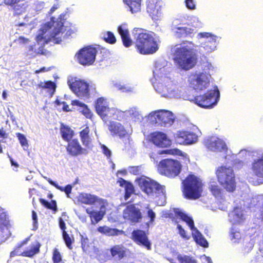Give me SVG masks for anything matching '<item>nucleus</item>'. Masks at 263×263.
Segmentation results:
<instances>
[{"label":"nucleus","instance_id":"f257e3e1","mask_svg":"<svg viewBox=\"0 0 263 263\" xmlns=\"http://www.w3.org/2000/svg\"><path fill=\"white\" fill-rule=\"evenodd\" d=\"M167 65L166 61L164 59L156 61L153 70L154 78L151 80L155 91L161 97L170 99L182 98L193 101L198 106L204 108H212L217 105L220 98V91L217 86L202 95L185 98L183 95L182 87L166 76L170 72V67Z\"/></svg>","mask_w":263,"mask_h":263},{"label":"nucleus","instance_id":"f03ea898","mask_svg":"<svg viewBox=\"0 0 263 263\" xmlns=\"http://www.w3.org/2000/svg\"><path fill=\"white\" fill-rule=\"evenodd\" d=\"M133 34L135 40L136 47L140 53L153 54L158 50V39L154 32L140 28H135Z\"/></svg>","mask_w":263,"mask_h":263},{"label":"nucleus","instance_id":"7ed1b4c3","mask_svg":"<svg viewBox=\"0 0 263 263\" xmlns=\"http://www.w3.org/2000/svg\"><path fill=\"white\" fill-rule=\"evenodd\" d=\"M171 51L177 68L188 70L196 65V54L193 49L187 46L176 45L172 48Z\"/></svg>","mask_w":263,"mask_h":263},{"label":"nucleus","instance_id":"20e7f679","mask_svg":"<svg viewBox=\"0 0 263 263\" xmlns=\"http://www.w3.org/2000/svg\"><path fill=\"white\" fill-rule=\"evenodd\" d=\"M65 14L61 13L58 17L52 16L50 18V22L46 23L43 26L45 32L47 33V30L54 26L53 32L47 36L49 42H53L54 44H59L62 41L61 36L65 32L64 39L68 38L72 33L74 32L73 30L68 28L67 26H64Z\"/></svg>","mask_w":263,"mask_h":263},{"label":"nucleus","instance_id":"39448f33","mask_svg":"<svg viewBox=\"0 0 263 263\" xmlns=\"http://www.w3.org/2000/svg\"><path fill=\"white\" fill-rule=\"evenodd\" d=\"M202 180L193 174H189L182 181L181 190L184 197L187 199L199 198L203 192Z\"/></svg>","mask_w":263,"mask_h":263},{"label":"nucleus","instance_id":"423d86ee","mask_svg":"<svg viewBox=\"0 0 263 263\" xmlns=\"http://www.w3.org/2000/svg\"><path fill=\"white\" fill-rule=\"evenodd\" d=\"M213 67L211 63L204 62L202 65V71H196L189 78L190 86L196 91H200L206 89L210 82V70Z\"/></svg>","mask_w":263,"mask_h":263},{"label":"nucleus","instance_id":"0eeeda50","mask_svg":"<svg viewBox=\"0 0 263 263\" xmlns=\"http://www.w3.org/2000/svg\"><path fill=\"white\" fill-rule=\"evenodd\" d=\"M216 175L219 184L230 193L234 192L236 188L235 175L231 166L221 165L217 168Z\"/></svg>","mask_w":263,"mask_h":263},{"label":"nucleus","instance_id":"6e6552de","mask_svg":"<svg viewBox=\"0 0 263 263\" xmlns=\"http://www.w3.org/2000/svg\"><path fill=\"white\" fill-rule=\"evenodd\" d=\"M145 118L152 125L170 127L174 123L175 116L169 110L159 109L152 111Z\"/></svg>","mask_w":263,"mask_h":263},{"label":"nucleus","instance_id":"1a4fd4ad","mask_svg":"<svg viewBox=\"0 0 263 263\" xmlns=\"http://www.w3.org/2000/svg\"><path fill=\"white\" fill-rule=\"evenodd\" d=\"M182 167L180 162L177 160L164 159L157 165V171L162 175L169 178H175L180 174Z\"/></svg>","mask_w":263,"mask_h":263},{"label":"nucleus","instance_id":"9d476101","mask_svg":"<svg viewBox=\"0 0 263 263\" xmlns=\"http://www.w3.org/2000/svg\"><path fill=\"white\" fill-rule=\"evenodd\" d=\"M30 240V237H28L23 241L18 243L10 253V257H13L16 256H21L29 258L33 257L35 255L40 252L41 244L36 241L31 244L29 249H27L22 251V248L26 245Z\"/></svg>","mask_w":263,"mask_h":263},{"label":"nucleus","instance_id":"9b49d317","mask_svg":"<svg viewBox=\"0 0 263 263\" xmlns=\"http://www.w3.org/2000/svg\"><path fill=\"white\" fill-rule=\"evenodd\" d=\"M173 210L176 215L179 216L180 218L182 221L185 222L190 229L194 231V233L192 234V236L196 243L204 248L208 247V242L197 228L195 227L192 218L188 216L186 213L181 211L179 209L174 208Z\"/></svg>","mask_w":263,"mask_h":263},{"label":"nucleus","instance_id":"f8f14e48","mask_svg":"<svg viewBox=\"0 0 263 263\" xmlns=\"http://www.w3.org/2000/svg\"><path fill=\"white\" fill-rule=\"evenodd\" d=\"M196 37L200 43V50L203 49L207 53H211L216 50L218 44L217 40L220 39L218 36L207 32L198 33Z\"/></svg>","mask_w":263,"mask_h":263},{"label":"nucleus","instance_id":"ddd939ff","mask_svg":"<svg viewBox=\"0 0 263 263\" xmlns=\"http://www.w3.org/2000/svg\"><path fill=\"white\" fill-rule=\"evenodd\" d=\"M67 83L70 89L80 97H87L89 90H95L94 85H89L85 81L77 79L76 78L68 79Z\"/></svg>","mask_w":263,"mask_h":263},{"label":"nucleus","instance_id":"4468645a","mask_svg":"<svg viewBox=\"0 0 263 263\" xmlns=\"http://www.w3.org/2000/svg\"><path fill=\"white\" fill-rule=\"evenodd\" d=\"M137 181L142 191L148 196H153L162 192V186L149 178L141 177Z\"/></svg>","mask_w":263,"mask_h":263},{"label":"nucleus","instance_id":"2eb2a0df","mask_svg":"<svg viewBox=\"0 0 263 263\" xmlns=\"http://www.w3.org/2000/svg\"><path fill=\"white\" fill-rule=\"evenodd\" d=\"M171 30L176 38L192 37L195 33V29L186 27L180 19L173 20Z\"/></svg>","mask_w":263,"mask_h":263},{"label":"nucleus","instance_id":"dca6fc26","mask_svg":"<svg viewBox=\"0 0 263 263\" xmlns=\"http://www.w3.org/2000/svg\"><path fill=\"white\" fill-rule=\"evenodd\" d=\"M252 176H248L249 181L253 184L263 183V155L254 159L251 164Z\"/></svg>","mask_w":263,"mask_h":263},{"label":"nucleus","instance_id":"f3484780","mask_svg":"<svg viewBox=\"0 0 263 263\" xmlns=\"http://www.w3.org/2000/svg\"><path fill=\"white\" fill-rule=\"evenodd\" d=\"M108 129L112 136H117L122 140L125 148L133 146V142L130 139L129 135L120 123L117 122H110Z\"/></svg>","mask_w":263,"mask_h":263},{"label":"nucleus","instance_id":"a211bd4d","mask_svg":"<svg viewBox=\"0 0 263 263\" xmlns=\"http://www.w3.org/2000/svg\"><path fill=\"white\" fill-rule=\"evenodd\" d=\"M97 52V49L90 46L81 49L78 53L79 62L83 65L92 64L95 61Z\"/></svg>","mask_w":263,"mask_h":263},{"label":"nucleus","instance_id":"6ab92c4d","mask_svg":"<svg viewBox=\"0 0 263 263\" xmlns=\"http://www.w3.org/2000/svg\"><path fill=\"white\" fill-rule=\"evenodd\" d=\"M36 41L37 45L39 46L38 49H36V45H30L28 47L27 54L31 56H35L36 54L42 53L43 47L49 43L47 35H46L44 29L42 27L39 30V33L36 36Z\"/></svg>","mask_w":263,"mask_h":263},{"label":"nucleus","instance_id":"aec40b11","mask_svg":"<svg viewBox=\"0 0 263 263\" xmlns=\"http://www.w3.org/2000/svg\"><path fill=\"white\" fill-rule=\"evenodd\" d=\"M174 137L176 142L180 145H191L198 140V136L196 134L187 130H178L175 134Z\"/></svg>","mask_w":263,"mask_h":263},{"label":"nucleus","instance_id":"412c9836","mask_svg":"<svg viewBox=\"0 0 263 263\" xmlns=\"http://www.w3.org/2000/svg\"><path fill=\"white\" fill-rule=\"evenodd\" d=\"M149 140L159 148H167L172 144V141L166 134L161 132H155L151 134Z\"/></svg>","mask_w":263,"mask_h":263},{"label":"nucleus","instance_id":"4be33fe9","mask_svg":"<svg viewBox=\"0 0 263 263\" xmlns=\"http://www.w3.org/2000/svg\"><path fill=\"white\" fill-rule=\"evenodd\" d=\"M95 107L97 112L103 120H105L108 117L111 118L115 112L114 108L108 107L107 102L103 97L97 100Z\"/></svg>","mask_w":263,"mask_h":263},{"label":"nucleus","instance_id":"5701e85b","mask_svg":"<svg viewBox=\"0 0 263 263\" xmlns=\"http://www.w3.org/2000/svg\"><path fill=\"white\" fill-rule=\"evenodd\" d=\"M131 239L138 245L142 246L147 250L152 248V244L144 231L134 230L132 233Z\"/></svg>","mask_w":263,"mask_h":263},{"label":"nucleus","instance_id":"b1692460","mask_svg":"<svg viewBox=\"0 0 263 263\" xmlns=\"http://www.w3.org/2000/svg\"><path fill=\"white\" fill-rule=\"evenodd\" d=\"M109 251L110 257L115 261H120L126 258L130 253L129 250L123 245L119 244L111 246Z\"/></svg>","mask_w":263,"mask_h":263},{"label":"nucleus","instance_id":"393cba45","mask_svg":"<svg viewBox=\"0 0 263 263\" xmlns=\"http://www.w3.org/2000/svg\"><path fill=\"white\" fill-rule=\"evenodd\" d=\"M162 2L159 0H147V12L152 16L153 19H156L159 17L162 13L161 9Z\"/></svg>","mask_w":263,"mask_h":263},{"label":"nucleus","instance_id":"a878e982","mask_svg":"<svg viewBox=\"0 0 263 263\" xmlns=\"http://www.w3.org/2000/svg\"><path fill=\"white\" fill-rule=\"evenodd\" d=\"M124 217H127L132 222H139L142 218L141 212L134 204H130L126 207L123 211Z\"/></svg>","mask_w":263,"mask_h":263},{"label":"nucleus","instance_id":"bb28decb","mask_svg":"<svg viewBox=\"0 0 263 263\" xmlns=\"http://www.w3.org/2000/svg\"><path fill=\"white\" fill-rule=\"evenodd\" d=\"M203 143L206 148H228L226 142L216 136H208Z\"/></svg>","mask_w":263,"mask_h":263},{"label":"nucleus","instance_id":"cd10ccee","mask_svg":"<svg viewBox=\"0 0 263 263\" xmlns=\"http://www.w3.org/2000/svg\"><path fill=\"white\" fill-rule=\"evenodd\" d=\"M118 32L121 36L124 46L126 47H129L133 42L129 36L127 25L124 23L119 26L118 27Z\"/></svg>","mask_w":263,"mask_h":263},{"label":"nucleus","instance_id":"c85d7f7f","mask_svg":"<svg viewBox=\"0 0 263 263\" xmlns=\"http://www.w3.org/2000/svg\"><path fill=\"white\" fill-rule=\"evenodd\" d=\"M78 200L82 204L91 205L97 202H99L100 199L96 195L89 193H82L79 195Z\"/></svg>","mask_w":263,"mask_h":263},{"label":"nucleus","instance_id":"c756f323","mask_svg":"<svg viewBox=\"0 0 263 263\" xmlns=\"http://www.w3.org/2000/svg\"><path fill=\"white\" fill-rule=\"evenodd\" d=\"M158 154L160 155L165 154L175 156H180L182 157L181 158L183 160L184 163L187 164L190 162V160L187 154L181 152L179 149H166L159 151Z\"/></svg>","mask_w":263,"mask_h":263},{"label":"nucleus","instance_id":"7c9ffc66","mask_svg":"<svg viewBox=\"0 0 263 263\" xmlns=\"http://www.w3.org/2000/svg\"><path fill=\"white\" fill-rule=\"evenodd\" d=\"M24 0H4V3L10 6L17 14H20L24 10V4L22 2Z\"/></svg>","mask_w":263,"mask_h":263},{"label":"nucleus","instance_id":"2f4dec72","mask_svg":"<svg viewBox=\"0 0 263 263\" xmlns=\"http://www.w3.org/2000/svg\"><path fill=\"white\" fill-rule=\"evenodd\" d=\"M125 112V115L130 117L131 120L135 122H140L144 119L143 116L137 107L130 108Z\"/></svg>","mask_w":263,"mask_h":263},{"label":"nucleus","instance_id":"473e14b6","mask_svg":"<svg viewBox=\"0 0 263 263\" xmlns=\"http://www.w3.org/2000/svg\"><path fill=\"white\" fill-rule=\"evenodd\" d=\"M86 213L89 215L91 223L96 224L100 221L104 217L105 212L99 211H89L88 209L86 210Z\"/></svg>","mask_w":263,"mask_h":263},{"label":"nucleus","instance_id":"72a5a7b5","mask_svg":"<svg viewBox=\"0 0 263 263\" xmlns=\"http://www.w3.org/2000/svg\"><path fill=\"white\" fill-rule=\"evenodd\" d=\"M132 13H136L140 11L141 0H123Z\"/></svg>","mask_w":263,"mask_h":263},{"label":"nucleus","instance_id":"f704fd0d","mask_svg":"<svg viewBox=\"0 0 263 263\" xmlns=\"http://www.w3.org/2000/svg\"><path fill=\"white\" fill-rule=\"evenodd\" d=\"M72 105L79 106L80 107L79 109L80 111L81 112L86 118H90L92 116V113L90 110L84 103L79 100H75L72 101Z\"/></svg>","mask_w":263,"mask_h":263},{"label":"nucleus","instance_id":"c9c22d12","mask_svg":"<svg viewBox=\"0 0 263 263\" xmlns=\"http://www.w3.org/2000/svg\"><path fill=\"white\" fill-rule=\"evenodd\" d=\"M61 133L63 139L69 141L73 136L74 132L68 126L62 124Z\"/></svg>","mask_w":263,"mask_h":263},{"label":"nucleus","instance_id":"e433bc0d","mask_svg":"<svg viewBox=\"0 0 263 263\" xmlns=\"http://www.w3.org/2000/svg\"><path fill=\"white\" fill-rule=\"evenodd\" d=\"M39 201L45 208L52 210L54 213L58 211L57 204L55 200H51L50 202H48L44 199L40 198Z\"/></svg>","mask_w":263,"mask_h":263},{"label":"nucleus","instance_id":"4c0bfd02","mask_svg":"<svg viewBox=\"0 0 263 263\" xmlns=\"http://www.w3.org/2000/svg\"><path fill=\"white\" fill-rule=\"evenodd\" d=\"M89 130L88 127H86L80 133L81 141L83 145L88 147L90 142V138L89 136Z\"/></svg>","mask_w":263,"mask_h":263},{"label":"nucleus","instance_id":"58836bf2","mask_svg":"<svg viewBox=\"0 0 263 263\" xmlns=\"http://www.w3.org/2000/svg\"><path fill=\"white\" fill-rule=\"evenodd\" d=\"M209 190L212 194L216 198L221 197L222 195V190L216 183L211 184Z\"/></svg>","mask_w":263,"mask_h":263},{"label":"nucleus","instance_id":"ea45409f","mask_svg":"<svg viewBox=\"0 0 263 263\" xmlns=\"http://www.w3.org/2000/svg\"><path fill=\"white\" fill-rule=\"evenodd\" d=\"M38 87L44 89H49L54 92L55 90V84L54 82L48 81L46 82H40L37 85Z\"/></svg>","mask_w":263,"mask_h":263},{"label":"nucleus","instance_id":"a19ab883","mask_svg":"<svg viewBox=\"0 0 263 263\" xmlns=\"http://www.w3.org/2000/svg\"><path fill=\"white\" fill-rule=\"evenodd\" d=\"M189 24L195 28L201 27L202 23L199 21V18L196 16L192 15L188 17Z\"/></svg>","mask_w":263,"mask_h":263},{"label":"nucleus","instance_id":"79ce46f5","mask_svg":"<svg viewBox=\"0 0 263 263\" xmlns=\"http://www.w3.org/2000/svg\"><path fill=\"white\" fill-rule=\"evenodd\" d=\"M124 199L125 200H127L131 196V195L134 193V186L131 182H129L127 184V185L124 187Z\"/></svg>","mask_w":263,"mask_h":263},{"label":"nucleus","instance_id":"37998d69","mask_svg":"<svg viewBox=\"0 0 263 263\" xmlns=\"http://www.w3.org/2000/svg\"><path fill=\"white\" fill-rule=\"evenodd\" d=\"M123 233L124 232L122 230H119L116 228H111L108 227L104 235H105L107 236H118L123 234Z\"/></svg>","mask_w":263,"mask_h":263},{"label":"nucleus","instance_id":"c03bdc74","mask_svg":"<svg viewBox=\"0 0 263 263\" xmlns=\"http://www.w3.org/2000/svg\"><path fill=\"white\" fill-rule=\"evenodd\" d=\"M232 216L236 223H240L243 220V214L236 208L232 213Z\"/></svg>","mask_w":263,"mask_h":263},{"label":"nucleus","instance_id":"a18cd8bd","mask_svg":"<svg viewBox=\"0 0 263 263\" xmlns=\"http://www.w3.org/2000/svg\"><path fill=\"white\" fill-rule=\"evenodd\" d=\"M62 237L63 238V240L66 245V246L68 247L69 249H72V244L74 241V239L72 238H71L68 235V234L66 232H64V233H62Z\"/></svg>","mask_w":263,"mask_h":263},{"label":"nucleus","instance_id":"49530a36","mask_svg":"<svg viewBox=\"0 0 263 263\" xmlns=\"http://www.w3.org/2000/svg\"><path fill=\"white\" fill-rule=\"evenodd\" d=\"M103 37L106 42L110 44H114L116 42V37L111 31H107L104 33Z\"/></svg>","mask_w":263,"mask_h":263},{"label":"nucleus","instance_id":"de8ad7c7","mask_svg":"<svg viewBox=\"0 0 263 263\" xmlns=\"http://www.w3.org/2000/svg\"><path fill=\"white\" fill-rule=\"evenodd\" d=\"M52 259L53 263H61L62 261V256L57 248L53 250Z\"/></svg>","mask_w":263,"mask_h":263},{"label":"nucleus","instance_id":"09e8293b","mask_svg":"<svg viewBox=\"0 0 263 263\" xmlns=\"http://www.w3.org/2000/svg\"><path fill=\"white\" fill-rule=\"evenodd\" d=\"M117 88L124 92H133L134 91L135 87L127 85H121L120 84L116 85Z\"/></svg>","mask_w":263,"mask_h":263},{"label":"nucleus","instance_id":"8fccbe9b","mask_svg":"<svg viewBox=\"0 0 263 263\" xmlns=\"http://www.w3.org/2000/svg\"><path fill=\"white\" fill-rule=\"evenodd\" d=\"M177 259L179 263H197L196 261L193 259L191 257L188 256H177Z\"/></svg>","mask_w":263,"mask_h":263},{"label":"nucleus","instance_id":"3c124183","mask_svg":"<svg viewBox=\"0 0 263 263\" xmlns=\"http://www.w3.org/2000/svg\"><path fill=\"white\" fill-rule=\"evenodd\" d=\"M186 8L189 10H195L196 9V2L195 0H184Z\"/></svg>","mask_w":263,"mask_h":263},{"label":"nucleus","instance_id":"603ef678","mask_svg":"<svg viewBox=\"0 0 263 263\" xmlns=\"http://www.w3.org/2000/svg\"><path fill=\"white\" fill-rule=\"evenodd\" d=\"M147 217L149 219L148 222L149 223H153L156 218V214L152 209L148 207H147Z\"/></svg>","mask_w":263,"mask_h":263},{"label":"nucleus","instance_id":"864d4df0","mask_svg":"<svg viewBox=\"0 0 263 263\" xmlns=\"http://www.w3.org/2000/svg\"><path fill=\"white\" fill-rule=\"evenodd\" d=\"M16 136L22 146H28L27 140L24 135L21 133H17Z\"/></svg>","mask_w":263,"mask_h":263},{"label":"nucleus","instance_id":"5fc2aeb1","mask_svg":"<svg viewBox=\"0 0 263 263\" xmlns=\"http://www.w3.org/2000/svg\"><path fill=\"white\" fill-rule=\"evenodd\" d=\"M83 149H67L68 154L71 157L77 156L82 153Z\"/></svg>","mask_w":263,"mask_h":263},{"label":"nucleus","instance_id":"6e6d98bb","mask_svg":"<svg viewBox=\"0 0 263 263\" xmlns=\"http://www.w3.org/2000/svg\"><path fill=\"white\" fill-rule=\"evenodd\" d=\"M67 148H82V147L81 146L78 139H73L69 142L68 147Z\"/></svg>","mask_w":263,"mask_h":263},{"label":"nucleus","instance_id":"4d7b16f0","mask_svg":"<svg viewBox=\"0 0 263 263\" xmlns=\"http://www.w3.org/2000/svg\"><path fill=\"white\" fill-rule=\"evenodd\" d=\"M177 229L178 230L179 234L182 238L185 240H188L190 238V236L186 234L185 231L182 228L181 225L178 224Z\"/></svg>","mask_w":263,"mask_h":263},{"label":"nucleus","instance_id":"13d9d810","mask_svg":"<svg viewBox=\"0 0 263 263\" xmlns=\"http://www.w3.org/2000/svg\"><path fill=\"white\" fill-rule=\"evenodd\" d=\"M15 42L18 44H25L28 43L29 40L23 36H20L17 39L15 40Z\"/></svg>","mask_w":263,"mask_h":263},{"label":"nucleus","instance_id":"bf43d9fd","mask_svg":"<svg viewBox=\"0 0 263 263\" xmlns=\"http://www.w3.org/2000/svg\"><path fill=\"white\" fill-rule=\"evenodd\" d=\"M61 190L64 191L67 195V196L69 197V194L71 193L72 190V186L70 184H68L66 185L64 189H61Z\"/></svg>","mask_w":263,"mask_h":263},{"label":"nucleus","instance_id":"052dcab7","mask_svg":"<svg viewBox=\"0 0 263 263\" xmlns=\"http://www.w3.org/2000/svg\"><path fill=\"white\" fill-rule=\"evenodd\" d=\"M130 182L127 181L122 178H119L117 180V183L121 187H125L128 183Z\"/></svg>","mask_w":263,"mask_h":263},{"label":"nucleus","instance_id":"680f3d73","mask_svg":"<svg viewBox=\"0 0 263 263\" xmlns=\"http://www.w3.org/2000/svg\"><path fill=\"white\" fill-rule=\"evenodd\" d=\"M129 172L134 175H138L140 174V168L139 166H132L130 168Z\"/></svg>","mask_w":263,"mask_h":263},{"label":"nucleus","instance_id":"e2e57ef3","mask_svg":"<svg viewBox=\"0 0 263 263\" xmlns=\"http://www.w3.org/2000/svg\"><path fill=\"white\" fill-rule=\"evenodd\" d=\"M59 227H60V229L62 230V233H64V232H66V224H65V223L64 221V220L62 219V218L60 217V218H59Z\"/></svg>","mask_w":263,"mask_h":263},{"label":"nucleus","instance_id":"0e129e2a","mask_svg":"<svg viewBox=\"0 0 263 263\" xmlns=\"http://www.w3.org/2000/svg\"><path fill=\"white\" fill-rule=\"evenodd\" d=\"M174 213H175V216H174L173 215V214L172 213H167L166 214L165 217L169 218L171 219L173 221H174L176 223H177L178 221L176 220V218L175 217H179V216H176L175 212H174Z\"/></svg>","mask_w":263,"mask_h":263},{"label":"nucleus","instance_id":"69168bd1","mask_svg":"<svg viewBox=\"0 0 263 263\" xmlns=\"http://www.w3.org/2000/svg\"><path fill=\"white\" fill-rule=\"evenodd\" d=\"M59 6L60 5L58 2H57L56 4H54L50 9V11L49 12V15H50L51 14H52L56 10L59 8Z\"/></svg>","mask_w":263,"mask_h":263},{"label":"nucleus","instance_id":"338daca9","mask_svg":"<svg viewBox=\"0 0 263 263\" xmlns=\"http://www.w3.org/2000/svg\"><path fill=\"white\" fill-rule=\"evenodd\" d=\"M108 227L106 226H100L97 228V231L102 234H104Z\"/></svg>","mask_w":263,"mask_h":263},{"label":"nucleus","instance_id":"774afa93","mask_svg":"<svg viewBox=\"0 0 263 263\" xmlns=\"http://www.w3.org/2000/svg\"><path fill=\"white\" fill-rule=\"evenodd\" d=\"M32 218L33 219V223L34 226L37 223V216L36 212L34 211H32Z\"/></svg>","mask_w":263,"mask_h":263}]
</instances>
